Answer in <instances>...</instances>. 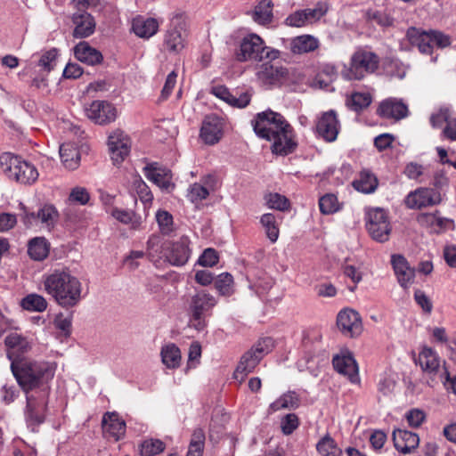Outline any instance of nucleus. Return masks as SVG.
<instances>
[{"instance_id": "1", "label": "nucleus", "mask_w": 456, "mask_h": 456, "mask_svg": "<svg viewBox=\"0 0 456 456\" xmlns=\"http://www.w3.org/2000/svg\"><path fill=\"white\" fill-rule=\"evenodd\" d=\"M56 363L46 361L23 360L12 362L11 370L19 386L26 394L50 395V381L53 379Z\"/></svg>"}, {"instance_id": "2", "label": "nucleus", "mask_w": 456, "mask_h": 456, "mask_svg": "<svg viewBox=\"0 0 456 456\" xmlns=\"http://www.w3.org/2000/svg\"><path fill=\"white\" fill-rule=\"evenodd\" d=\"M45 291L63 308L77 305L82 299V283L68 268L55 269L45 275Z\"/></svg>"}, {"instance_id": "3", "label": "nucleus", "mask_w": 456, "mask_h": 456, "mask_svg": "<svg viewBox=\"0 0 456 456\" xmlns=\"http://www.w3.org/2000/svg\"><path fill=\"white\" fill-rule=\"evenodd\" d=\"M417 362L424 375L428 379L429 386L443 383L447 390L455 392L456 376H451L437 353L428 346H423L419 354Z\"/></svg>"}, {"instance_id": "4", "label": "nucleus", "mask_w": 456, "mask_h": 456, "mask_svg": "<svg viewBox=\"0 0 456 456\" xmlns=\"http://www.w3.org/2000/svg\"><path fill=\"white\" fill-rule=\"evenodd\" d=\"M379 66V57L364 48L356 50L351 56L348 65H345L341 76L346 80H361L374 73Z\"/></svg>"}, {"instance_id": "5", "label": "nucleus", "mask_w": 456, "mask_h": 456, "mask_svg": "<svg viewBox=\"0 0 456 456\" xmlns=\"http://www.w3.org/2000/svg\"><path fill=\"white\" fill-rule=\"evenodd\" d=\"M0 166L10 179L22 184L34 183L39 175L34 165L9 152L0 156Z\"/></svg>"}, {"instance_id": "6", "label": "nucleus", "mask_w": 456, "mask_h": 456, "mask_svg": "<svg viewBox=\"0 0 456 456\" xmlns=\"http://www.w3.org/2000/svg\"><path fill=\"white\" fill-rule=\"evenodd\" d=\"M20 219L27 228H39L51 232L60 219L58 209L51 203L42 204L36 212L30 211L23 204H20Z\"/></svg>"}, {"instance_id": "7", "label": "nucleus", "mask_w": 456, "mask_h": 456, "mask_svg": "<svg viewBox=\"0 0 456 456\" xmlns=\"http://www.w3.org/2000/svg\"><path fill=\"white\" fill-rule=\"evenodd\" d=\"M280 52L265 45L263 39L256 34H249L243 37L240 48L236 52L239 61H261L264 59L275 60L279 58Z\"/></svg>"}, {"instance_id": "8", "label": "nucleus", "mask_w": 456, "mask_h": 456, "mask_svg": "<svg viewBox=\"0 0 456 456\" xmlns=\"http://www.w3.org/2000/svg\"><path fill=\"white\" fill-rule=\"evenodd\" d=\"M273 340L271 338L258 340L241 356L233 373L234 379L241 383L246 376L255 370L262 358L273 350Z\"/></svg>"}, {"instance_id": "9", "label": "nucleus", "mask_w": 456, "mask_h": 456, "mask_svg": "<svg viewBox=\"0 0 456 456\" xmlns=\"http://www.w3.org/2000/svg\"><path fill=\"white\" fill-rule=\"evenodd\" d=\"M288 121L284 117L275 111L267 110L259 112L251 121L256 134L262 139L271 142L279 134L280 128L288 127Z\"/></svg>"}, {"instance_id": "10", "label": "nucleus", "mask_w": 456, "mask_h": 456, "mask_svg": "<svg viewBox=\"0 0 456 456\" xmlns=\"http://www.w3.org/2000/svg\"><path fill=\"white\" fill-rule=\"evenodd\" d=\"M216 304V298L201 289L196 291L190 303V326L200 331L206 327L205 313L213 308Z\"/></svg>"}, {"instance_id": "11", "label": "nucleus", "mask_w": 456, "mask_h": 456, "mask_svg": "<svg viewBox=\"0 0 456 456\" xmlns=\"http://www.w3.org/2000/svg\"><path fill=\"white\" fill-rule=\"evenodd\" d=\"M366 229L374 240L387 241L392 226L387 211L381 208H370L366 212Z\"/></svg>"}, {"instance_id": "12", "label": "nucleus", "mask_w": 456, "mask_h": 456, "mask_svg": "<svg viewBox=\"0 0 456 456\" xmlns=\"http://www.w3.org/2000/svg\"><path fill=\"white\" fill-rule=\"evenodd\" d=\"M26 395L27 406L25 410V419L28 426L34 431L36 427L45 421L49 395L34 393Z\"/></svg>"}, {"instance_id": "13", "label": "nucleus", "mask_w": 456, "mask_h": 456, "mask_svg": "<svg viewBox=\"0 0 456 456\" xmlns=\"http://www.w3.org/2000/svg\"><path fill=\"white\" fill-rule=\"evenodd\" d=\"M84 110L90 120L101 126L114 122L118 115L115 106L107 101H93Z\"/></svg>"}, {"instance_id": "14", "label": "nucleus", "mask_w": 456, "mask_h": 456, "mask_svg": "<svg viewBox=\"0 0 456 456\" xmlns=\"http://www.w3.org/2000/svg\"><path fill=\"white\" fill-rule=\"evenodd\" d=\"M102 436L107 440L118 442L123 439L126 432V424L117 411H107L102 418Z\"/></svg>"}, {"instance_id": "15", "label": "nucleus", "mask_w": 456, "mask_h": 456, "mask_svg": "<svg viewBox=\"0 0 456 456\" xmlns=\"http://www.w3.org/2000/svg\"><path fill=\"white\" fill-rule=\"evenodd\" d=\"M110 158L115 165L122 163L131 150V140L123 131L117 129L108 138Z\"/></svg>"}, {"instance_id": "16", "label": "nucleus", "mask_w": 456, "mask_h": 456, "mask_svg": "<svg viewBox=\"0 0 456 456\" xmlns=\"http://www.w3.org/2000/svg\"><path fill=\"white\" fill-rule=\"evenodd\" d=\"M441 200V194L438 191L432 188H419L410 192L404 202L408 208L419 209L437 205Z\"/></svg>"}, {"instance_id": "17", "label": "nucleus", "mask_w": 456, "mask_h": 456, "mask_svg": "<svg viewBox=\"0 0 456 456\" xmlns=\"http://www.w3.org/2000/svg\"><path fill=\"white\" fill-rule=\"evenodd\" d=\"M337 324L341 332L350 338L358 337L362 332L361 316L353 309L341 310L337 317Z\"/></svg>"}, {"instance_id": "18", "label": "nucleus", "mask_w": 456, "mask_h": 456, "mask_svg": "<svg viewBox=\"0 0 456 456\" xmlns=\"http://www.w3.org/2000/svg\"><path fill=\"white\" fill-rule=\"evenodd\" d=\"M191 253L189 238L182 236L177 240L168 244L166 257L172 265L183 266L188 262Z\"/></svg>"}, {"instance_id": "19", "label": "nucleus", "mask_w": 456, "mask_h": 456, "mask_svg": "<svg viewBox=\"0 0 456 456\" xmlns=\"http://www.w3.org/2000/svg\"><path fill=\"white\" fill-rule=\"evenodd\" d=\"M272 151L276 155L286 156L292 153L297 148L292 126L288 124V127L280 128V132L273 140Z\"/></svg>"}, {"instance_id": "20", "label": "nucleus", "mask_w": 456, "mask_h": 456, "mask_svg": "<svg viewBox=\"0 0 456 456\" xmlns=\"http://www.w3.org/2000/svg\"><path fill=\"white\" fill-rule=\"evenodd\" d=\"M317 134L327 142H334L339 132V122L334 110L324 112L316 123Z\"/></svg>"}, {"instance_id": "21", "label": "nucleus", "mask_w": 456, "mask_h": 456, "mask_svg": "<svg viewBox=\"0 0 456 456\" xmlns=\"http://www.w3.org/2000/svg\"><path fill=\"white\" fill-rule=\"evenodd\" d=\"M145 176L162 191H170L175 188L171 171L158 163L149 164L144 167Z\"/></svg>"}, {"instance_id": "22", "label": "nucleus", "mask_w": 456, "mask_h": 456, "mask_svg": "<svg viewBox=\"0 0 456 456\" xmlns=\"http://www.w3.org/2000/svg\"><path fill=\"white\" fill-rule=\"evenodd\" d=\"M223 134V124L216 116H208L202 122L200 136L201 140L209 145L218 142Z\"/></svg>"}, {"instance_id": "23", "label": "nucleus", "mask_w": 456, "mask_h": 456, "mask_svg": "<svg viewBox=\"0 0 456 456\" xmlns=\"http://www.w3.org/2000/svg\"><path fill=\"white\" fill-rule=\"evenodd\" d=\"M417 221L421 226L429 229L434 233L443 232L453 226V221L441 216L438 211L421 213L418 216Z\"/></svg>"}, {"instance_id": "24", "label": "nucleus", "mask_w": 456, "mask_h": 456, "mask_svg": "<svg viewBox=\"0 0 456 456\" xmlns=\"http://www.w3.org/2000/svg\"><path fill=\"white\" fill-rule=\"evenodd\" d=\"M71 20L75 26L72 33L75 38H85L94 34L96 24L94 17L87 12H75Z\"/></svg>"}, {"instance_id": "25", "label": "nucleus", "mask_w": 456, "mask_h": 456, "mask_svg": "<svg viewBox=\"0 0 456 456\" xmlns=\"http://www.w3.org/2000/svg\"><path fill=\"white\" fill-rule=\"evenodd\" d=\"M391 263L401 287L408 289L413 282L415 270L411 268L406 258L402 255H393Z\"/></svg>"}, {"instance_id": "26", "label": "nucleus", "mask_w": 456, "mask_h": 456, "mask_svg": "<svg viewBox=\"0 0 456 456\" xmlns=\"http://www.w3.org/2000/svg\"><path fill=\"white\" fill-rule=\"evenodd\" d=\"M393 441L398 452L408 454L419 446V437L416 433L398 428L393 432Z\"/></svg>"}, {"instance_id": "27", "label": "nucleus", "mask_w": 456, "mask_h": 456, "mask_svg": "<svg viewBox=\"0 0 456 456\" xmlns=\"http://www.w3.org/2000/svg\"><path fill=\"white\" fill-rule=\"evenodd\" d=\"M288 75L286 68L264 63L256 72L257 79L264 85L273 86L281 83Z\"/></svg>"}, {"instance_id": "28", "label": "nucleus", "mask_w": 456, "mask_h": 456, "mask_svg": "<svg viewBox=\"0 0 456 456\" xmlns=\"http://www.w3.org/2000/svg\"><path fill=\"white\" fill-rule=\"evenodd\" d=\"M378 112L383 118L398 120L407 117L408 107L400 100L388 99L380 103Z\"/></svg>"}, {"instance_id": "29", "label": "nucleus", "mask_w": 456, "mask_h": 456, "mask_svg": "<svg viewBox=\"0 0 456 456\" xmlns=\"http://www.w3.org/2000/svg\"><path fill=\"white\" fill-rule=\"evenodd\" d=\"M332 363L338 373L348 377L352 382L358 380V366L351 354L336 355Z\"/></svg>"}, {"instance_id": "30", "label": "nucleus", "mask_w": 456, "mask_h": 456, "mask_svg": "<svg viewBox=\"0 0 456 456\" xmlns=\"http://www.w3.org/2000/svg\"><path fill=\"white\" fill-rule=\"evenodd\" d=\"M74 55L76 59L87 65L100 64L103 56L100 51L92 47L87 42H79L74 47Z\"/></svg>"}, {"instance_id": "31", "label": "nucleus", "mask_w": 456, "mask_h": 456, "mask_svg": "<svg viewBox=\"0 0 456 456\" xmlns=\"http://www.w3.org/2000/svg\"><path fill=\"white\" fill-rule=\"evenodd\" d=\"M163 45L168 53L174 54L179 53L185 47V37L178 25H174L166 31Z\"/></svg>"}, {"instance_id": "32", "label": "nucleus", "mask_w": 456, "mask_h": 456, "mask_svg": "<svg viewBox=\"0 0 456 456\" xmlns=\"http://www.w3.org/2000/svg\"><path fill=\"white\" fill-rule=\"evenodd\" d=\"M409 42L417 46L420 53L425 54L432 53L433 43L429 32L419 30L416 28H410L406 32Z\"/></svg>"}, {"instance_id": "33", "label": "nucleus", "mask_w": 456, "mask_h": 456, "mask_svg": "<svg viewBox=\"0 0 456 456\" xmlns=\"http://www.w3.org/2000/svg\"><path fill=\"white\" fill-rule=\"evenodd\" d=\"M320 45L318 38L311 35H301L290 40L289 49L295 54L314 52Z\"/></svg>"}, {"instance_id": "34", "label": "nucleus", "mask_w": 456, "mask_h": 456, "mask_svg": "<svg viewBox=\"0 0 456 456\" xmlns=\"http://www.w3.org/2000/svg\"><path fill=\"white\" fill-rule=\"evenodd\" d=\"M60 157L64 167L69 170H75L80 165V153L75 143H62L60 146Z\"/></svg>"}, {"instance_id": "35", "label": "nucleus", "mask_w": 456, "mask_h": 456, "mask_svg": "<svg viewBox=\"0 0 456 456\" xmlns=\"http://www.w3.org/2000/svg\"><path fill=\"white\" fill-rule=\"evenodd\" d=\"M379 181L375 175L369 170H362L359 176L353 182V187L362 193L370 194L376 191Z\"/></svg>"}, {"instance_id": "36", "label": "nucleus", "mask_w": 456, "mask_h": 456, "mask_svg": "<svg viewBox=\"0 0 456 456\" xmlns=\"http://www.w3.org/2000/svg\"><path fill=\"white\" fill-rule=\"evenodd\" d=\"M50 244L44 237H36L28 243V254L36 261H42L49 254Z\"/></svg>"}, {"instance_id": "37", "label": "nucleus", "mask_w": 456, "mask_h": 456, "mask_svg": "<svg viewBox=\"0 0 456 456\" xmlns=\"http://www.w3.org/2000/svg\"><path fill=\"white\" fill-rule=\"evenodd\" d=\"M299 406V397L296 392L289 391L281 395L269 406V411L274 412L283 409H296Z\"/></svg>"}, {"instance_id": "38", "label": "nucleus", "mask_w": 456, "mask_h": 456, "mask_svg": "<svg viewBox=\"0 0 456 456\" xmlns=\"http://www.w3.org/2000/svg\"><path fill=\"white\" fill-rule=\"evenodd\" d=\"M20 305L27 311L42 313L47 308L48 303L43 296L31 293L22 298Z\"/></svg>"}, {"instance_id": "39", "label": "nucleus", "mask_w": 456, "mask_h": 456, "mask_svg": "<svg viewBox=\"0 0 456 456\" xmlns=\"http://www.w3.org/2000/svg\"><path fill=\"white\" fill-rule=\"evenodd\" d=\"M162 362L169 369H175L181 363L180 349L174 344L166 346L161 350Z\"/></svg>"}, {"instance_id": "40", "label": "nucleus", "mask_w": 456, "mask_h": 456, "mask_svg": "<svg viewBox=\"0 0 456 456\" xmlns=\"http://www.w3.org/2000/svg\"><path fill=\"white\" fill-rule=\"evenodd\" d=\"M260 223L265 230L267 238L271 242H275L280 233L275 216L271 213L264 214L261 216Z\"/></svg>"}, {"instance_id": "41", "label": "nucleus", "mask_w": 456, "mask_h": 456, "mask_svg": "<svg viewBox=\"0 0 456 456\" xmlns=\"http://www.w3.org/2000/svg\"><path fill=\"white\" fill-rule=\"evenodd\" d=\"M316 449L322 456H339L341 454V450L330 435H326L318 442Z\"/></svg>"}, {"instance_id": "42", "label": "nucleus", "mask_w": 456, "mask_h": 456, "mask_svg": "<svg viewBox=\"0 0 456 456\" xmlns=\"http://www.w3.org/2000/svg\"><path fill=\"white\" fill-rule=\"evenodd\" d=\"M205 444V433L203 429L197 428L191 435L189 450L186 456H202Z\"/></svg>"}, {"instance_id": "43", "label": "nucleus", "mask_w": 456, "mask_h": 456, "mask_svg": "<svg viewBox=\"0 0 456 456\" xmlns=\"http://www.w3.org/2000/svg\"><path fill=\"white\" fill-rule=\"evenodd\" d=\"M265 200L268 208L273 209L287 211L290 208L289 200L285 196L277 192L265 195Z\"/></svg>"}, {"instance_id": "44", "label": "nucleus", "mask_w": 456, "mask_h": 456, "mask_svg": "<svg viewBox=\"0 0 456 456\" xmlns=\"http://www.w3.org/2000/svg\"><path fill=\"white\" fill-rule=\"evenodd\" d=\"M320 211L324 215H330L339 210L338 198L334 194H326L319 200Z\"/></svg>"}, {"instance_id": "45", "label": "nucleus", "mask_w": 456, "mask_h": 456, "mask_svg": "<svg viewBox=\"0 0 456 456\" xmlns=\"http://www.w3.org/2000/svg\"><path fill=\"white\" fill-rule=\"evenodd\" d=\"M371 102V97L367 93H354L352 94L347 104L355 111H359L368 107Z\"/></svg>"}, {"instance_id": "46", "label": "nucleus", "mask_w": 456, "mask_h": 456, "mask_svg": "<svg viewBox=\"0 0 456 456\" xmlns=\"http://www.w3.org/2000/svg\"><path fill=\"white\" fill-rule=\"evenodd\" d=\"M111 216L123 224H132L133 227H136L139 224L140 217L131 210L113 208Z\"/></svg>"}, {"instance_id": "47", "label": "nucleus", "mask_w": 456, "mask_h": 456, "mask_svg": "<svg viewBox=\"0 0 456 456\" xmlns=\"http://www.w3.org/2000/svg\"><path fill=\"white\" fill-rule=\"evenodd\" d=\"M58 56V50L56 48L50 49L44 53L39 61L38 66L45 72H50L56 64V59Z\"/></svg>"}, {"instance_id": "48", "label": "nucleus", "mask_w": 456, "mask_h": 456, "mask_svg": "<svg viewBox=\"0 0 456 456\" xmlns=\"http://www.w3.org/2000/svg\"><path fill=\"white\" fill-rule=\"evenodd\" d=\"M253 20L258 24H267L272 20V9L269 4H260L255 8Z\"/></svg>"}, {"instance_id": "49", "label": "nucleus", "mask_w": 456, "mask_h": 456, "mask_svg": "<svg viewBox=\"0 0 456 456\" xmlns=\"http://www.w3.org/2000/svg\"><path fill=\"white\" fill-rule=\"evenodd\" d=\"M232 283V276L228 273H223L218 275L217 279L216 280L215 287L221 295L227 296L231 294Z\"/></svg>"}, {"instance_id": "50", "label": "nucleus", "mask_w": 456, "mask_h": 456, "mask_svg": "<svg viewBox=\"0 0 456 456\" xmlns=\"http://www.w3.org/2000/svg\"><path fill=\"white\" fill-rule=\"evenodd\" d=\"M366 18L370 21L375 22L382 27H388L393 24V19L382 11L368 10L366 12Z\"/></svg>"}, {"instance_id": "51", "label": "nucleus", "mask_w": 456, "mask_h": 456, "mask_svg": "<svg viewBox=\"0 0 456 456\" xmlns=\"http://www.w3.org/2000/svg\"><path fill=\"white\" fill-rule=\"evenodd\" d=\"M209 191L205 186L195 183L189 187L187 198L194 203L207 199Z\"/></svg>"}, {"instance_id": "52", "label": "nucleus", "mask_w": 456, "mask_h": 456, "mask_svg": "<svg viewBox=\"0 0 456 456\" xmlns=\"http://www.w3.org/2000/svg\"><path fill=\"white\" fill-rule=\"evenodd\" d=\"M166 444L159 439H144V456H155L164 452Z\"/></svg>"}, {"instance_id": "53", "label": "nucleus", "mask_w": 456, "mask_h": 456, "mask_svg": "<svg viewBox=\"0 0 456 456\" xmlns=\"http://www.w3.org/2000/svg\"><path fill=\"white\" fill-rule=\"evenodd\" d=\"M156 221L163 233H168L171 231L173 216L167 211L159 210L156 213Z\"/></svg>"}, {"instance_id": "54", "label": "nucleus", "mask_w": 456, "mask_h": 456, "mask_svg": "<svg viewBox=\"0 0 456 456\" xmlns=\"http://www.w3.org/2000/svg\"><path fill=\"white\" fill-rule=\"evenodd\" d=\"M162 22V19L155 17H148L147 19H144V40L155 36L159 32V26Z\"/></svg>"}, {"instance_id": "55", "label": "nucleus", "mask_w": 456, "mask_h": 456, "mask_svg": "<svg viewBox=\"0 0 456 456\" xmlns=\"http://www.w3.org/2000/svg\"><path fill=\"white\" fill-rule=\"evenodd\" d=\"M451 117L452 112L449 108H441L436 113L431 115V126L435 128H439L444 123H446Z\"/></svg>"}, {"instance_id": "56", "label": "nucleus", "mask_w": 456, "mask_h": 456, "mask_svg": "<svg viewBox=\"0 0 456 456\" xmlns=\"http://www.w3.org/2000/svg\"><path fill=\"white\" fill-rule=\"evenodd\" d=\"M218 262V256L215 249L207 248L203 251L198 259V264L201 266H213Z\"/></svg>"}, {"instance_id": "57", "label": "nucleus", "mask_w": 456, "mask_h": 456, "mask_svg": "<svg viewBox=\"0 0 456 456\" xmlns=\"http://www.w3.org/2000/svg\"><path fill=\"white\" fill-rule=\"evenodd\" d=\"M281 424L282 432L290 435L298 427V418L294 413H289L281 419Z\"/></svg>"}, {"instance_id": "58", "label": "nucleus", "mask_w": 456, "mask_h": 456, "mask_svg": "<svg viewBox=\"0 0 456 456\" xmlns=\"http://www.w3.org/2000/svg\"><path fill=\"white\" fill-rule=\"evenodd\" d=\"M425 419V412L419 409H411L406 413V419L412 428H419Z\"/></svg>"}, {"instance_id": "59", "label": "nucleus", "mask_w": 456, "mask_h": 456, "mask_svg": "<svg viewBox=\"0 0 456 456\" xmlns=\"http://www.w3.org/2000/svg\"><path fill=\"white\" fill-rule=\"evenodd\" d=\"M414 299L425 313L430 314L432 312V302L424 291L416 289L414 292Z\"/></svg>"}, {"instance_id": "60", "label": "nucleus", "mask_w": 456, "mask_h": 456, "mask_svg": "<svg viewBox=\"0 0 456 456\" xmlns=\"http://www.w3.org/2000/svg\"><path fill=\"white\" fill-rule=\"evenodd\" d=\"M69 200L81 205H86L90 200V195L86 188L75 187L69 194Z\"/></svg>"}, {"instance_id": "61", "label": "nucleus", "mask_w": 456, "mask_h": 456, "mask_svg": "<svg viewBox=\"0 0 456 456\" xmlns=\"http://www.w3.org/2000/svg\"><path fill=\"white\" fill-rule=\"evenodd\" d=\"M327 10L326 4H318L316 7L305 9L304 12L307 18V22H310L314 20H319L327 12Z\"/></svg>"}, {"instance_id": "62", "label": "nucleus", "mask_w": 456, "mask_h": 456, "mask_svg": "<svg viewBox=\"0 0 456 456\" xmlns=\"http://www.w3.org/2000/svg\"><path fill=\"white\" fill-rule=\"evenodd\" d=\"M387 72L395 77L403 79L406 76L407 69L399 61H392L387 66Z\"/></svg>"}, {"instance_id": "63", "label": "nucleus", "mask_w": 456, "mask_h": 456, "mask_svg": "<svg viewBox=\"0 0 456 456\" xmlns=\"http://www.w3.org/2000/svg\"><path fill=\"white\" fill-rule=\"evenodd\" d=\"M424 167L420 164L411 162L406 165L404 168V175L409 179L417 180L419 176L424 174Z\"/></svg>"}, {"instance_id": "64", "label": "nucleus", "mask_w": 456, "mask_h": 456, "mask_svg": "<svg viewBox=\"0 0 456 456\" xmlns=\"http://www.w3.org/2000/svg\"><path fill=\"white\" fill-rule=\"evenodd\" d=\"M445 124L442 136L450 141H456V118L452 116Z\"/></svg>"}]
</instances>
